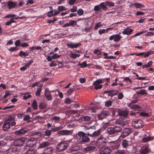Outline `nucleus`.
I'll list each match as a JSON object with an SVG mask.
<instances>
[{"label": "nucleus", "mask_w": 154, "mask_h": 154, "mask_svg": "<svg viewBox=\"0 0 154 154\" xmlns=\"http://www.w3.org/2000/svg\"><path fill=\"white\" fill-rule=\"evenodd\" d=\"M78 135L80 138L79 142L80 143H88L90 140L89 138L88 137L87 134L83 131H79Z\"/></svg>", "instance_id": "nucleus-1"}, {"label": "nucleus", "mask_w": 154, "mask_h": 154, "mask_svg": "<svg viewBox=\"0 0 154 154\" xmlns=\"http://www.w3.org/2000/svg\"><path fill=\"white\" fill-rule=\"evenodd\" d=\"M106 139L104 137H99L97 141V146L100 148H102L106 144Z\"/></svg>", "instance_id": "nucleus-2"}, {"label": "nucleus", "mask_w": 154, "mask_h": 154, "mask_svg": "<svg viewBox=\"0 0 154 154\" xmlns=\"http://www.w3.org/2000/svg\"><path fill=\"white\" fill-rule=\"evenodd\" d=\"M132 125L136 128H141L143 126L142 121L140 119H133L132 122Z\"/></svg>", "instance_id": "nucleus-3"}, {"label": "nucleus", "mask_w": 154, "mask_h": 154, "mask_svg": "<svg viewBox=\"0 0 154 154\" xmlns=\"http://www.w3.org/2000/svg\"><path fill=\"white\" fill-rule=\"evenodd\" d=\"M84 127L85 129H86V131L87 135L90 137V135L93 133L94 131L96 129V127L95 126H92L88 128L86 126L84 125Z\"/></svg>", "instance_id": "nucleus-4"}, {"label": "nucleus", "mask_w": 154, "mask_h": 154, "mask_svg": "<svg viewBox=\"0 0 154 154\" xmlns=\"http://www.w3.org/2000/svg\"><path fill=\"white\" fill-rule=\"evenodd\" d=\"M67 146L66 143L62 141L57 146V150L58 151H63L66 148Z\"/></svg>", "instance_id": "nucleus-5"}, {"label": "nucleus", "mask_w": 154, "mask_h": 154, "mask_svg": "<svg viewBox=\"0 0 154 154\" xmlns=\"http://www.w3.org/2000/svg\"><path fill=\"white\" fill-rule=\"evenodd\" d=\"M10 121L9 119L5 121L2 126L3 130L5 131H8L10 128Z\"/></svg>", "instance_id": "nucleus-6"}, {"label": "nucleus", "mask_w": 154, "mask_h": 154, "mask_svg": "<svg viewBox=\"0 0 154 154\" xmlns=\"http://www.w3.org/2000/svg\"><path fill=\"white\" fill-rule=\"evenodd\" d=\"M110 114L109 112L107 110L103 111L101 112L98 115V118L99 120H101L104 118L110 115Z\"/></svg>", "instance_id": "nucleus-7"}, {"label": "nucleus", "mask_w": 154, "mask_h": 154, "mask_svg": "<svg viewBox=\"0 0 154 154\" xmlns=\"http://www.w3.org/2000/svg\"><path fill=\"white\" fill-rule=\"evenodd\" d=\"M26 140V139L24 137L17 139L14 141V144L16 146H20L23 145Z\"/></svg>", "instance_id": "nucleus-8"}, {"label": "nucleus", "mask_w": 154, "mask_h": 154, "mask_svg": "<svg viewBox=\"0 0 154 154\" xmlns=\"http://www.w3.org/2000/svg\"><path fill=\"white\" fill-rule=\"evenodd\" d=\"M36 140L33 138H31L27 141L26 143V146L29 147H32L36 144Z\"/></svg>", "instance_id": "nucleus-9"}, {"label": "nucleus", "mask_w": 154, "mask_h": 154, "mask_svg": "<svg viewBox=\"0 0 154 154\" xmlns=\"http://www.w3.org/2000/svg\"><path fill=\"white\" fill-rule=\"evenodd\" d=\"M102 83V80L99 79L93 82V85L95 86L94 89L96 90H97L98 89H100L102 88L103 85H99V84Z\"/></svg>", "instance_id": "nucleus-10"}, {"label": "nucleus", "mask_w": 154, "mask_h": 154, "mask_svg": "<svg viewBox=\"0 0 154 154\" xmlns=\"http://www.w3.org/2000/svg\"><path fill=\"white\" fill-rule=\"evenodd\" d=\"M29 134L30 136L33 137V138H34L35 140L39 138L42 135L41 133L39 131H32L31 133H29Z\"/></svg>", "instance_id": "nucleus-11"}, {"label": "nucleus", "mask_w": 154, "mask_h": 154, "mask_svg": "<svg viewBox=\"0 0 154 154\" xmlns=\"http://www.w3.org/2000/svg\"><path fill=\"white\" fill-rule=\"evenodd\" d=\"M28 130L26 128H22L20 130L15 131L14 134L18 136L22 135L27 132Z\"/></svg>", "instance_id": "nucleus-12"}, {"label": "nucleus", "mask_w": 154, "mask_h": 154, "mask_svg": "<svg viewBox=\"0 0 154 154\" xmlns=\"http://www.w3.org/2000/svg\"><path fill=\"white\" fill-rule=\"evenodd\" d=\"M127 121L125 119L119 118L115 122L116 124L122 126L127 124Z\"/></svg>", "instance_id": "nucleus-13"}, {"label": "nucleus", "mask_w": 154, "mask_h": 154, "mask_svg": "<svg viewBox=\"0 0 154 154\" xmlns=\"http://www.w3.org/2000/svg\"><path fill=\"white\" fill-rule=\"evenodd\" d=\"M111 152V150L110 148L108 146L102 148L100 152L101 154H110Z\"/></svg>", "instance_id": "nucleus-14"}, {"label": "nucleus", "mask_w": 154, "mask_h": 154, "mask_svg": "<svg viewBox=\"0 0 154 154\" xmlns=\"http://www.w3.org/2000/svg\"><path fill=\"white\" fill-rule=\"evenodd\" d=\"M71 131L70 130H62L57 132V134L62 135H69L70 134Z\"/></svg>", "instance_id": "nucleus-15"}, {"label": "nucleus", "mask_w": 154, "mask_h": 154, "mask_svg": "<svg viewBox=\"0 0 154 154\" xmlns=\"http://www.w3.org/2000/svg\"><path fill=\"white\" fill-rule=\"evenodd\" d=\"M45 96L48 100H51L52 99V95L49 91V89L48 88L45 90Z\"/></svg>", "instance_id": "nucleus-16"}, {"label": "nucleus", "mask_w": 154, "mask_h": 154, "mask_svg": "<svg viewBox=\"0 0 154 154\" xmlns=\"http://www.w3.org/2000/svg\"><path fill=\"white\" fill-rule=\"evenodd\" d=\"M120 144L118 142H111V147L112 149L114 150L117 149L119 146Z\"/></svg>", "instance_id": "nucleus-17"}, {"label": "nucleus", "mask_w": 154, "mask_h": 154, "mask_svg": "<svg viewBox=\"0 0 154 154\" xmlns=\"http://www.w3.org/2000/svg\"><path fill=\"white\" fill-rule=\"evenodd\" d=\"M96 147L94 146H88L83 149V151L86 152H90L94 150Z\"/></svg>", "instance_id": "nucleus-18"}, {"label": "nucleus", "mask_w": 154, "mask_h": 154, "mask_svg": "<svg viewBox=\"0 0 154 154\" xmlns=\"http://www.w3.org/2000/svg\"><path fill=\"white\" fill-rule=\"evenodd\" d=\"M131 144V142H130V141H128L124 139L122 141V145L123 148H126L128 145H130Z\"/></svg>", "instance_id": "nucleus-19"}, {"label": "nucleus", "mask_w": 154, "mask_h": 154, "mask_svg": "<svg viewBox=\"0 0 154 154\" xmlns=\"http://www.w3.org/2000/svg\"><path fill=\"white\" fill-rule=\"evenodd\" d=\"M128 112L127 111H123L120 110L119 111V114L121 116H123L125 117H126L128 114Z\"/></svg>", "instance_id": "nucleus-20"}, {"label": "nucleus", "mask_w": 154, "mask_h": 154, "mask_svg": "<svg viewBox=\"0 0 154 154\" xmlns=\"http://www.w3.org/2000/svg\"><path fill=\"white\" fill-rule=\"evenodd\" d=\"M101 133V131L100 129H99L97 131L95 130L93 133L90 135V137H98L100 135Z\"/></svg>", "instance_id": "nucleus-21"}, {"label": "nucleus", "mask_w": 154, "mask_h": 154, "mask_svg": "<svg viewBox=\"0 0 154 154\" xmlns=\"http://www.w3.org/2000/svg\"><path fill=\"white\" fill-rule=\"evenodd\" d=\"M50 143L47 141L41 143L38 147V149L43 148L45 147L49 146Z\"/></svg>", "instance_id": "nucleus-22"}, {"label": "nucleus", "mask_w": 154, "mask_h": 154, "mask_svg": "<svg viewBox=\"0 0 154 154\" xmlns=\"http://www.w3.org/2000/svg\"><path fill=\"white\" fill-rule=\"evenodd\" d=\"M133 31V30L132 29L128 28L125 29L122 32V33L124 35H129L131 34Z\"/></svg>", "instance_id": "nucleus-23"}, {"label": "nucleus", "mask_w": 154, "mask_h": 154, "mask_svg": "<svg viewBox=\"0 0 154 154\" xmlns=\"http://www.w3.org/2000/svg\"><path fill=\"white\" fill-rule=\"evenodd\" d=\"M140 152L141 154H146L149 152V149L147 147H144L141 148Z\"/></svg>", "instance_id": "nucleus-24"}, {"label": "nucleus", "mask_w": 154, "mask_h": 154, "mask_svg": "<svg viewBox=\"0 0 154 154\" xmlns=\"http://www.w3.org/2000/svg\"><path fill=\"white\" fill-rule=\"evenodd\" d=\"M53 151V148L51 147H48L45 149L43 153L45 154H51Z\"/></svg>", "instance_id": "nucleus-25"}, {"label": "nucleus", "mask_w": 154, "mask_h": 154, "mask_svg": "<svg viewBox=\"0 0 154 154\" xmlns=\"http://www.w3.org/2000/svg\"><path fill=\"white\" fill-rule=\"evenodd\" d=\"M106 133L109 135H112L115 134L113 127L108 128L106 130Z\"/></svg>", "instance_id": "nucleus-26"}, {"label": "nucleus", "mask_w": 154, "mask_h": 154, "mask_svg": "<svg viewBox=\"0 0 154 154\" xmlns=\"http://www.w3.org/2000/svg\"><path fill=\"white\" fill-rule=\"evenodd\" d=\"M8 6L9 7V8L11 9L15 8L16 5V4L11 1H9L8 3Z\"/></svg>", "instance_id": "nucleus-27"}, {"label": "nucleus", "mask_w": 154, "mask_h": 154, "mask_svg": "<svg viewBox=\"0 0 154 154\" xmlns=\"http://www.w3.org/2000/svg\"><path fill=\"white\" fill-rule=\"evenodd\" d=\"M16 149L13 148H9L7 151V154H16Z\"/></svg>", "instance_id": "nucleus-28"}, {"label": "nucleus", "mask_w": 154, "mask_h": 154, "mask_svg": "<svg viewBox=\"0 0 154 154\" xmlns=\"http://www.w3.org/2000/svg\"><path fill=\"white\" fill-rule=\"evenodd\" d=\"M136 93L137 95L141 94L142 95H144L147 94L146 90L143 89L140 90V91H137Z\"/></svg>", "instance_id": "nucleus-29"}, {"label": "nucleus", "mask_w": 154, "mask_h": 154, "mask_svg": "<svg viewBox=\"0 0 154 154\" xmlns=\"http://www.w3.org/2000/svg\"><path fill=\"white\" fill-rule=\"evenodd\" d=\"M113 128H114L115 134L121 132L122 129L121 127L117 126H115L113 127Z\"/></svg>", "instance_id": "nucleus-30"}, {"label": "nucleus", "mask_w": 154, "mask_h": 154, "mask_svg": "<svg viewBox=\"0 0 154 154\" xmlns=\"http://www.w3.org/2000/svg\"><path fill=\"white\" fill-rule=\"evenodd\" d=\"M80 149V147L78 146H75L72 147L69 150L70 152L78 151Z\"/></svg>", "instance_id": "nucleus-31"}, {"label": "nucleus", "mask_w": 154, "mask_h": 154, "mask_svg": "<svg viewBox=\"0 0 154 154\" xmlns=\"http://www.w3.org/2000/svg\"><path fill=\"white\" fill-rule=\"evenodd\" d=\"M154 139L153 137H144L142 139V140L144 142H146L150 140H152Z\"/></svg>", "instance_id": "nucleus-32"}, {"label": "nucleus", "mask_w": 154, "mask_h": 154, "mask_svg": "<svg viewBox=\"0 0 154 154\" xmlns=\"http://www.w3.org/2000/svg\"><path fill=\"white\" fill-rule=\"evenodd\" d=\"M91 117L87 116L81 117V119L83 121L89 122L91 121Z\"/></svg>", "instance_id": "nucleus-33"}, {"label": "nucleus", "mask_w": 154, "mask_h": 154, "mask_svg": "<svg viewBox=\"0 0 154 154\" xmlns=\"http://www.w3.org/2000/svg\"><path fill=\"white\" fill-rule=\"evenodd\" d=\"M123 133L126 135L127 136H128L131 132V130L129 128H125L123 131Z\"/></svg>", "instance_id": "nucleus-34"}, {"label": "nucleus", "mask_w": 154, "mask_h": 154, "mask_svg": "<svg viewBox=\"0 0 154 154\" xmlns=\"http://www.w3.org/2000/svg\"><path fill=\"white\" fill-rule=\"evenodd\" d=\"M115 38H114V41L115 42H117L119 41L120 38H122V37L119 35V34H116L114 35Z\"/></svg>", "instance_id": "nucleus-35"}, {"label": "nucleus", "mask_w": 154, "mask_h": 154, "mask_svg": "<svg viewBox=\"0 0 154 154\" xmlns=\"http://www.w3.org/2000/svg\"><path fill=\"white\" fill-rule=\"evenodd\" d=\"M19 55L21 57H26L27 56L29 55V53H28L22 51H21L19 54Z\"/></svg>", "instance_id": "nucleus-36"}, {"label": "nucleus", "mask_w": 154, "mask_h": 154, "mask_svg": "<svg viewBox=\"0 0 154 154\" xmlns=\"http://www.w3.org/2000/svg\"><path fill=\"white\" fill-rule=\"evenodd\" d=\"M133 5H134L137 8H140L142 7H144V6L143 5L139 3H134Z\"/></svg>", "instance_id": "nucleus-37"}, {"label": "nucleus", "mask_w": 154, "mask_h": 154, "mask_svg": "<svg viewBox=\"0 0 154 154\" xmlns=\"http://www.w3.org/2000/svg\"><path fill=\"white\" fill-rule=\"evenodd\" d=\"M26 154H36L35 151L33 149H30L27 151Z\"/></svg>", "instance_id": "nucleus-38"}, {"label": "nucleus", "mask_w": 154, "mask_h": 154, "mask_svg": "<svg viewBox=\"0 0 154 154\" xmlns=\"http://www.w3.org/2000/svg\"><path fill=\"white\" fill-rule=\"evenodd\" d=\"M31 105L34 109L36 110L37 109V105L36 101L35 100H33Z\"/></svg>", "instance_id": "nucleus-39"}, {"label": "nucleus", "mask_w": 154, "mask_h": 154, "mask_svg": "<svg viewBox=\"0 0 154 154\" xmlns=\"http://www.w3.org/2000/svg\"><path fill=\"white\" fill-rule=\"evenodd\" d=\"M99 6L103 10H105L107 9V7L105 5L104 2L101 3Z\"/></svg>", "instance_id": "nucleus-40"}, {"label": "nucleus", "mask_w": 154, "mask_h": 154, "mask_svg": "<svg viewBox=\"0 0 154 154\" xmlns=\"http://www.w3.org/2000/svg\"><path fill=\"white\" fill-rule=\"evenodd\" d=\"M73 102L69 98H66L65 100L64 103L66 104H70Z\"/></svg>", "instance_id": "nucleus-41"}, {"label": "nucleus", "mask_w": 154, "mask_h": 154, "mask_svg": "<svg viewBox=\"0 0 154 154\" xmlns=\"http://www.w3.org/2000/svg\"><path fill=\"white\" fill-rule=\"evenodd\" d=\"M42 88H37V91L35 93V95L36 96H39L40 94V92L42 90Z\"/></svg>", "instance_id": "nucleus-42"}, {"label": "nucleus", "mask_w": 154, "mask_h": 154, "mask_svg": "<svg viewBox=\"0 0 154 154\" xmlns=\"http://www.w3.org/2000/svg\"><path fill=\"white\" fill-rule=\"evenodd\" d=\"M105 3L106 5L107 6H113L114 5V3L113 2H111L109 1H106Z\"/></svg>", "instance_id": "nucleus-43"}, {"label": "nucleus", "mask_w": 154, "mask_h": 154, "mask_svg": "<svg viewBox=\"0 0 154 154\" xmlns=\"http://www.w3.org/2000/svg\"><path fill=\"white\" fill-rule=\"evenodd\" d=\"M70 26H71L73 27L75 26L76 25V21H75L74 20H72L71 22L69 23Z\"/></svg>", "instance_id": "nucleus-44"}, {"label": "nucleus", "mask_w": 154, "mask_h": 154, "mask_svg": "<svg viewBox=\"0 0 154 154\" xmlns=\"http://www.w3.org/2000/svg\"><path fill=\"white\" fill-rule=\"evenodd\" d=\"M78 65L81 66V67H85L87 66L86 62L85 61L83 62L82 63H79Z\"/></svg>", "instance_id": "nucleus-45"}, {"label": "nucleus", "mask_w": 154, "mask_h": 154, "mask_svg": "<svg viewBox=\"0 0 154 154\" xmlns=\"http://www.w3.org/2000/svg\"><path fill=\"white\" fill-rule=\"evenodd\" d=\"M39 107L40 109H43L46 107V105L45 103H41L39 105Z\"/></svg>", "instance_id": "nucleus-46"}, {"label": "nucleus", "mask_w": 154, "mask_h": 154, "mask_svg": "<svg viewBox=\"0 0 154 154\" xmlns=\"http://www.w3.org/2000/svg\"><path fill=\"white\" fill-rule=\"evenodd\" d=\"M51 130H46L45 132V135L46 136H49L51 134Z\"/></svg>", "instance_id": "nucleus-47"}, {"label": "nucleus", "mask_w": 154, "mask_h": 154, "mask_svg": "<svg viewBox=\"0 0 154 154\" xmlns=\"http://www.w3.org/2000/svg\"><path fill=\"white\" fill-rule=\"evenodd\" d=\"M154 53V51H148L146 53L144 56V57H148L149 55L151 54H152Z\"/></svg>", "instance_id": "nucleus-48"}, {"label": "nucleus", "mask_w": 154, "mask_h": 154, "mask_svg": "<svg viewBox=\"0 0 154 154\" xmlns=\"http://www.w3.org/2000/svg\"><path fill=\"white\" fill-rule=\"evenodd\" d=\"M84 11L82 9H79L77 11V14L79 16L82 15Z\"/></svg>", "instance_id": "nucleus-49"}, {"label": "nucleus", "mask_w": 154, "mask_h": 154, "mask_svg": "<svg viewBox=\"0 0 154 154\" xmlns=\"http://www.w3.org/2000/svg\"><path fill=\"white\" fill-rule=\"evenodd\" d=\"M74 90V89L73 88H70L67 91V93L69 95H70L72 92Z\"/></svg>", "instance_id": "nucleus-50"}, {"label": "nucleus", "mask_w": 154, "mask_h": 154, "mask_svg": "<svg viewBox=\"0 0 154 154\" xmlns=\"http://www.w3.org/2000/svg\"><path fill=\"white\" fill-rule=\"evenodd\" d=\"M15 21H14V19L11 18L9 21H8L6 23V25H9L12 23L15 22Z\"/></svg>", "instance_id": "nucleus-51"}, {"label": "nucleus", "mask_w": 154, "mask_h": 154, "mask_svg": "<svg viewBox=\"0 0 154 154\" xmlns=\"http://www.w3.org/2000/svg\"><path fill=\"white\" fill-rule=\"evenodd\" d=\"M58 9L60 11H63L65 10V7L63 6H59L58 8Z\"/></svg>", "instance_id": "nucleus-52"}, {"label": "nucleus", "mask_w": 154, "mask_h": 154, "mask_svg": "<svg viewBox=\"0 0 154 154\" xmlns=\"http://www.w3.org/2000/svg\"><path fill=\"white\" fill-rule=\"evenodd\" d=\"M79 111L70 110L69 111V113L70 114H75L78 113Z\"/></svg>", "instance_id": "nucleus-53"}, {"label": "nucleus", "mask_w": 154, "mask_h": 154, "mask_svg": "<svg viewBox=\"0 0 154 154\" xmlns=\"http://www.w3.org/2000/svg\"><path fill=\"white\" fill-rule=\"evenodd\" d=\"M60 55H58L56 53L52 56V59H54L60 57Z\"/></svg>", "instance_id": "nucleus-54"}, {"label": "nucleus", "mask_w": 154, "mask_h": 154, "mask_svg": "<svg viewBox=\"0 0 154 154\" xmlns=\"http://www.w3.org/2000/svg\"><path fill=\"white\" fill-rule=\"evenodd\" d=\"M77 7L76 6H74L73 7V8L70 9V11L71 12H75L77 11Z\"/></svg>", "instance_id": "nucleus-55"}, {"label": "nucleus", "mask_w": 154, "mask_h": 154, "mask_svg": "<svg viewBox=\"0 0 154 154\" xmlns=\"http://www.w3.org/2000/svg\"><path fill=\"white\" fill-rule=\"evenodd\" d=\"M140 115L143 117H147L149 116V114L146 113L145 112H141L140 113Z\"/></svg>", "instance_id": "nucleus-56"}, {"label": "nucleus", "mask_w": 154, "mask_h": 154, "mask_svg": "<svg viewBox=\"0 0 154 154\" xmlns=\"http://www.w3.org/2000/svg\"><path fill=\"white\" fill-rule=\"evenodd\" d=\"M112 104V101L110 100H109L106 101L105 103V105L106 106H110Z\"/></svg>", "instance_id": "nucleus-57"}, {"label": "nucleus", "mask_w": 154, "mask_h": 154, "mask_svg": "<svg viewBox=\"0 0 154 154\" xmlns=\"http://www.w3.org/2000/svg\"><path fill=\"white\" fill-rule=\"evenodd\" d=\"M127 136L126 135L124 134L123 132L122 133L121 135L119 137V139L121 140H122L123 138H125Z\"/></svg>", "instance_id": "nucleus-58"}, {"label": "nucleus", "mask_w": 154, "mask_h": 154, "mask_svg": "<svg viewBox=\"0 0 154 154\" xmlns=\"http://www.w3.org/2000/svg\"><path fill=\"white\" fill-rule=\"evenodd\" d=\"M154 35V32H148L147 33L145 34V36H152Z\"/></svg>", "instance_id": "nucleus-59"}, {"label": "nucleus", "mask_w": 154, "mask_h": 154, "mask_svg": "<svg viewBox=\"0 0 154 154\" xmlns=\"http://www.w3.org/2000/svg\"><path fill=\"white\" fill-rule=\"evenodd\" d=\"M60 119V118L59 116H54L53 117L51 118L52 120H54L56 121H59Z\"/></svg>", "instance_id": "nucleus-60"}, {"label": "nucleus", "mask_w": 154, "mask_h": 154, "mask_svg": "<svg viewBox=\"0 0 154 154\" xmlns=\"http://www.w3.org/2000/svg\"><path fill=\"white\" fill-rule=\"evenodd\" d=\"M30 119V116L28 114L26 115L24 118H23V120L24 121H26L29 120Z\"/></svg>", "instance_id": "nucleus-61"}, {"label": "nucleus", "mask_w": 154, "mask_h": 154, "mask_svg": "<svg viewBox=\"0 0 154 154\" xmlns=\"http://www.w3.org/2000/svg\"><path fill=\"white\" fill-rule=\"evenodd\" d=\"M101 9L100 7V6L99 5H97L94 6V10L95 11H98Z\"/></svg>", "instance_id": "nucleus-62"}, {"label": "nucleus", "mask_w": 154, "mask_h": 154, "mask_svg": "<svg viewBox=\"0 0 154 154\" xmlns=\"http://www.w3.org/2000/svg\"><path fill=\"white\" fill-rule=\"evenodd\" d=\"M115 154H125V152L124 150H122L116 152Z\"/></svg>", "instance_id": "nucleus-63"}, {"label": "nucleus", "mask_w": 154, "mask_h": 154, "mask_svg": "<svg viewBox=\"0 0 154 154\" xmlns=\"http://www.w3.org/2000/svg\"><path fill=\"white\" fill-rule=\"evenodd\" d=\"M102 25L100 22H98L95 24V29H97Z\"/></svg>", "instance_id": "nucleus-64"}]
</instances>
